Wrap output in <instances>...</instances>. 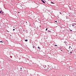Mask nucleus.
I'll return each mask as SVG.
<instances>
[{
  "instance_id": "obj_24",
  "label": "nucleus",
  "mask_w": 76,
  "mask_h": 76,
  "mask_svg": "<svg viewBox=\"0 0 76 76\" xmlns=\"http://www.w3.org/2000/svg\"><path fill=\"white\" fill-rule=\"evenodd\" d=\"M2 13H3V12Z\"/></svg>"
},
{
  "instance_id": "obj_22",
  "label": "nucleus",
  "mask_w": 76,
  "mask_h": 76,
  "mask_svg": "<svg viewBox=\"0 0 76 76\" xmlns=\"http://www.w3.org/2000/svg\"><path fill=\"white\" fill-rule=\"evenodd\" d=\"M39 27H41V26H40Z\"/></svg>"
},
{
  "instance_id": "obj_10",
  "label": "nucleus",
  "mask_w": 76,
  "mask_h": 76,
  "mask_svg": "<svg viewBox=\"0 0 76 76\" xmlns=\"http://www.w3.org/2000/svg\"><path fill=\"white\" fill-rule=\"evenodd\" d=\"M75 26V25H72V26Z\"/></svg>"
},
{
  "instance_id": "obj_12",
  "label": "nucleus",
  "mask_w": 76,
  "mask_h": 76,
  "mask_svg": "<svg viewBox=\"0 0 76 76\" xmlns=\"http://www.w3.org/2000/svg\"><path fill=\"white\" fill-rule=\"evenodd\" d=\"M15 29H13V31H15Z\"/></svg>"
},
{
  "instance_id": "obj_8",
  "label": "nucleus",
  "mask_w": 76,
  "mask_h": 76,
  "mask_svg": "<svg viewBox=\"0 0 76 76\" xmlns=\"http://www.w3.org/2000/svg\"><path fill=\"white\" fill-rule=\"evenodd\" d=\"M70 53L71 54V53H72V52H70Z\"/></svg>"
},
{
  "instance_id": "obj_2",
  "label": "nucleus",
  "mask_w": 76,
  "mask_h": 76,
  "mask_svg": "<svg viewBox=\"0 0 76 76\" xmlns=\"http://www.w3.org/2000/svg\"><path fill=\"white\" fill-rule=\"evenodd\" d=\"M69 50H71V49H72V48H71V47L70 46H69Z\"/></svg>"
},
{
  "instance_id": "obj_23",
  "label": "nucleus",
  "mask_w": 76,
  "mask_h": 76,
  "mask_svg": "<svg viewBox=\"0 0 76 76\" xmlns=\"http://www.w3.org/2000/svg\"><path fill=\"white\" fill-rule=\"evenodd\" d=\"M45 66L46 67V66Z\"/></svg>"
},
{
  "instance_id": "obj_19",
  "label": "nucleus",
  "mask_w": 76,
  "mask_h": 76,
  "mask_svg": "<svg viewBox=\"0 0 76 76\" xmlns=\"http://www.w3.org/2000/svg\"><path fill=\"white\" fill-rule=\"evenodd\" d=\"M70 31H72V30H70Z\"/></svg>"
},
{
  "instance_id": "obj_7",
  "label": "nucleus",
  "mask_w": 76,
  "mask_h": 76,
  "mask_svg": "<svg viewBox=\"0 0 76 76\" xmlns=\"http://www.w3.org/2000/svg\"><path fill=\"white\" fill-rule=\"evenodd\" d=\"M55 46H56V47H57V45H55Z\"/></svg>"
},
{
  "instance_id": "obj_5",
  "label": "nucleus",
  "mask_w": 76,
  "mask_h": 76,
  "mask_svg": "<svg viewBox=\"0 0 76 76\" xmlns=\"http://www.w3.org/2000/svg\"><path fill=\"white\" fill-rule=\"evenodd\" d=\"M25 41H28V40L27 39L25 40Z\"/></svg>"
},
{
  "instance_id": "obj_16",
  "label": "nucleus",
  "mask_w": 76,
  "mask_h": 76,
  "mask_svg": "<svg viewBox=\"0 0 76 76\" xmlns=\"http://www.w3.org/2000/svg\"><path fill=\"white\" fill-rule=\"evenodd\" d=\"M34 48V46H33V48Z\"/></svg>"
},
{
  "instance_id": "obj_9",
  "label": "nucleus",
  "mask_w": 76,
  "mask_h": 76,
  "mask_svg": "<svg viewBox=\"0 0 76 76\" xmlns=\"http://www.w3.org/2000/svg\"><path fill=\"white\" fill-rule=\"evenodd\" d=\"M48 29V28H46V31H47Z\"/></svg>"
},
{
  "instance_id": "obj_20",
  "label": "nucleus",
  "mask_w": 76,
  "mask_h": 76,
  "mask_svg": "<svg viewBox=\"0 0 76 76\" xmlns=\"http://www.w3.org/2000/svg\"><path fill=\"white\" fill-rule=\"evenodd\" d=\"M75 56H76V55H75Z\"/></svg>"
},
{
  "instance_id": "obj_6",
  "label": "nucleus",
  "mask_w": 76,
  "mask_h": 76,
  "mask_svg": "<svg viewBox=\"0 0 76 76\" xmlns=\"http://www.w3.org/2000/svg\"><path fill=\"white\" fill-rule=\"evenodd\" d=\"M1 12H2V11H0V13H1Z\"/></svg>"
},
{
  "instance_id": "obj_3",
  "label": "nucleus",
  "mask_w": 76,
  "mask_h": 76,
  "mask_svg": "<svg viewBox=\"0 0 76 76\" xmlns=\"http://www.w3.org/2000/svg\"><path fill=\"white\" fill-rule=\"evenodd\" d=\"M51 3H52V4H54V3L53 2H51Z\"/></svg>"
},
{
  "instance_id": "obj_11",
  "label": "nucleus",
  "mask_w": 76,
  "mask_h": 76,
  "mask_svg": "<svg viewBox=\"0 0 76 76\" xmlns=\"http://www.w3.org/2000/svg\"><path fill=\"white\" fill-rule=\"evenodd\" d=\"M55 22H56V23L57 22V21H55Z\"/></svg>"
},
{
  "instance_id": "obj_18",
  "label": "nucleus",
  "mask_w": 76,
  "mask_h": 76,
  "mask_svg": "<svg viewBox=\"0 0 76 76\" xmlns=\"http://www.w3.org/2000/svg\"><path fill=\"white\" fill-rule=\"evenodd\" d=\"M74 24H75V25L76 24V23H74Z\"/></svg>"
},
{
  "instance_id": "obj_4",
  "label": "nucleus",
  "mask_w": 76,
  "mask_h": 76,
  "mask_svg": "<svg viewBox=\"0 0 76 76\" xmlns=\"http://www.w3.org/2000/svg\"><path fill=\"white\" fill-rule=\"evenodd\" d=\"M38 48H39V49H41V48H40V47H38Z\"/></svg>"
},
{
  "instance_id": "obj_1",
  "label": "nucleus",
  "mask_w": 76,
  "mask_h": 76,
  "mask_svg": "<svg viewBox=\"0 0 76 76\" xmlns=\"http://www.w3.org/2000/svg\"><path fill=\"white\" fill-rule=\"evenodd\" d=\"M41 0V1H42V2L43 3H45V1H44V0Z\"/></svg>"
},
{
  "instance_id": "obj_15",
  "label": "nucleus",
  "mask_w": 76,
  "mask_h": 76,
  "mask_svg": "<svg viewBox=\"0 0 76 76\" xmlns=\"http://www.w3.org/2000/svg\"><path fill=\"white\" fill-rule=\"evenodd\" d=\"M60 15H61V12H60Z\"/></svg>"
},
{
  "instance_id": "obj_21",
  "label": "nucleus",
  "mask_w": 76,
  "mask_h": 76,
  "mask_svg": "<svg viewBox=\"0 0 76 76\" xmlns=\"http://www.w3.org/2000/svg\"><path fill=\"white\" fill-rule=\"evenodd\" d=\"M26 23H27V22H26Z\"/></svg>"
},
{
  "instance_id": "obj_17",
  "label": "nucleus",
  "mask_w": 76,
  "mask_h": 76,
  "mask_svg": "<svg viewBox=\"0 0 76 76\" xmlns=\"http://www.w3.org/2000/svg\"><path fill=\"white\" fill-rule=\"evenodd\" d=\"M13 28H15V26H14V27H13Z\"/></svg>"
},
{
  "instance_id": "obj_13",
  "label": "nucleus",
  "mask_w": 76,
  "mask_h": 76,
  "mask_svg": "<svg viewBox=\"0 0 76 76\" xmlns=\"http://www.w3.org/2000/svg\"><path fill=\"white\" fill-rule=\"evenodd\" d=\"M0 42H1V41H0Z\"/></svg>"
},
{
  "instance_id": "obj_14",
  "label": "nucleus",
  "mask_w": 76,
  "mask_h": 76,
  "mask_svg": "<svg viewBox=\"0 0 76 76\" xmlns=\"http://www.w3.org/2000/svg\"><path fill=\"white\" fill-rule=\"evenodd\" d=\"M18 13H20V12H18Z\"/></svg>"
}]
</instances>
